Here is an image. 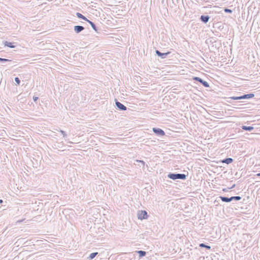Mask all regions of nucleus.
<instances>
[{
	"instance_id": "nucleus-6",
	"label": "nucleus",
	"mask_w": 260,
	"mask_h": 260,
	"mask_svg": "<svg viewBox=\"0 0 260 260\" xmlns=\"http://www.w3.org/2000/svg\"><path fill=\"white\" fill-rule=\"evenodd\" d=\"M152 131L157 136H164L165 135V132L159 128L153 127L152 128Z\"/></svg>"
},
{
	"instance_id": "nucleus-18",
	"label": "nucleus",
	"mask_w": 260,
	"mask_h": 260,
	"mask_svg": "<svg viewBox=\"0 0 260 260\" xmlns=\"http://www.w3.org/2000/svg\"><path fill=\"white\" fill-rule=\"evenodd\" d=\"M199 247H201V248H206L207 249H211V246L208 245H206L204 243H201L199 244Z\"/></svg>"
},
{
	"instance_id": "nucleus-2",
	"label": "nucleus",
	"mask_w": 260,
	"mask_h": 260,
	"mask_svg": "<svg viewBox=\"0 0 260 260\" xmlns=\"http://www.w3.org/2000/svg\"><path fill=\"white\" fill-rule=\"evenodd\" d=\"M254 94L253 93L244 94L240 96H229V103L233 104L232 100H239L249 99L253 98Z\"/></svg>"
},
{
	"instance_id": "nucleus-33",
	"label": "nucleus",
	"mask_w": 260,
	"mask_h": 260,
	"mask_svg": "<svg viewBox=\"0 0 260 260\" xmlns=\"http://www.w3.org/2000/svg\"><path fill=\"white\" fill-rule=\"evenodd\" d=\"M3 203V200L2 199H0V204H2Z\"/></svg>"
},
{
	"instance_id": "nucleus-25",
	"label": "nucleus",
	"mask_w": 260,
	"mask_h": 260,
	"mask_svg": "<svg viewBox=\"0 0 260 260\" xmlns=\"http://www.w3.org/2000/svg\"><path fill=\"white\" fill-rule=\"evenodd\" d=\"M234 194V190L229 189V196H233Z\"/></svg>"
},
{
	"instance_id": "nucleus-11",
	"label": "nucleus",
	"mask_w": 260,
	"mask_h": 260,
	"mask_svg": "<svg viewBox=\"0 0 260 260\" xmlns=\"http://www.w3.org/2000/svg\"><path fill=\"white\" fill-rule=\"evenodd\" d=\"M241 197L240 196H231L229 197V202L233 201H238L241 199Z\"/></svg>"
},
{
	"instance_id": "nucleus-8",
	"label": "nucleus",
	"mask_w": 260,
	"mask_h": 260,
	"mask_svg": "<svg viewBox=\"0 0 260 260\" xmlns=\"http://www.w3.org/2000/svg\"><path fill=\"white\" fill-rule=\"evenodd\" d=\"M155 53L158 56L160 57L161 58L164 59V58H166L167 57V56H168V55H169L170 53V52H167L166 53H161L158 50H156Z\"/></svg>"
},
{
	"instance_id": "nucleus-22",
	"label": "nucleus",
	"mask_w": 260,
	"mask_h": 260,
	"mask_svg": "<svg viewBox=\"0 0 260 260\" xmlns=\"http://www.w3.org/2000/svg\"><path fill=\"white\" fill-rule=\"evenodd\" d=\"M219 198H220L221 200L223 202H226V203L228 202V197H221V196H220Z\"/></svg>"
},
{
	"instance_id": "nucleus-21",
	"label": "nucleus",
	"mask_w": 260,
	"mask_h": 260,
	"mask_svg": "<svg viewBox=\"0 0 260 260\" xmlns=\"http://www.w3.org/2000/svg\"><path fill=\"white\" fill-rule=\"evenodd\" d=\"M9 61H11V60L0 57V62H9Z\"/></svg>"
},
{
	"instance_id": "nucleus-26",
	"label": "nucleus",
	"mask_w": 260,
	"mask_h": 260,
	"mask_svg": "<svg viewBox=\"0 0 260 260\" xmlns=\"http://www.w3.org/2000/svg\"><path fill=\"white\" fill-rule=\"evenodd\" d=\"M59 132L61 133V134L63 135V137H67V135L66 134V132L62 130H60Z\"/></svg>"
},
{
	"instance_id": "nucleus-23",
	"label": "nucleus",
	"mask_w": 260,
	"mask_h": 260,
	"mask_svg": "<svg viewBox=\"0 0 260 260\" xmlns=\"http://www.w3.org/2000/svg\"><path fill=\"white\" fill-rule=\"evenodd\" d=\"M14 80H15V81L16 82L17 85L20 84L21 81L18 77H15Z\"/></svg>"
},
{
	"instance_id": "nucleus-14",
	"label": "nucleus",
	"mask_w": 260,
	"mask_h": 260,
	"mask_svg": "<svg viewBox=\"0 0 260 260\" xmlns=\"http://www.w3.org/2000/svg\"><path fill=\"white\" fill-rule=\"evenodd\" d=\"M242 128L245 131L251 132L254 129V127L252 126H245L243 125L242 127Z\"/></svg>"
},
{
	"instance_id": "nucleus-15",
	"label": "nucleus",
	"mask_w": 260,
	"mask_h": 260,
	"mask_svg": "<svg viewBox=\"0 0 260 260\" xmlns=\"http://www.w3.org/2000/svg\"><path fill=\"white\" fill-rule=\"evenodd\" d=\"M91 25V26L92 27V28L97 32H98V27H96V25L93 22H92L91 21L89 20H88V21H87Z\"/></svg>"
},
{
	"instance_id": "nucleus-9",
	"label": "nucleus",
	"mask_w": 260,
	"mask_h": 260,
	"mask_svg": "<svg viewBox=\"0 0 260 260\" xmlns=\"http://www.w3.org/2000/svg\"><path fill=\"white\" fill-rule=\"evenodd\" d=\"M3 44H4L5 46H7L11 48H14L16 47V46L14 45L16 44V43L14 42H10L7 41H5L3 42Z\"/></svg>"
},
{
	"instance_id": "nucleus-30",
	"label": "nucleus",
	"mask_w": 260,
	"mask_h": 260,
	"mask_svg": "<svg viewBox=\"0 0 260 260\" xmlns=\"http://www.w3.org/2000/svg\"><path fill=\"white\" fill-rule=\"evenodd\" d=\"M139 162L142 164L143 166L145 165V162L143 160H139Z\"/></svg>"
},
{
	"instance_id": "nucleus-28",
	"label": "nucleus",
	"mask_w": 260,
	"mask_h": 260,
	"mask_svg": "<svg viewBox=\"0 0 260 260\" xmlns=\"http://www.w3.org/2000/svg\"><path fill=\"white\" fill-rule=\"evenodd\" d=\"M233 161V159L232 158L229 157V164L232 163Z\"/></svg>"
},
{
	"instance_id": "nucleus-27",
	"label": "nucleus",
	"mask_w": 260,
	"mask_h": 260,
	"mask_svg": "<svg viewBox=\"0 0 260 260\" xmlns=\"http://www.w3.org/2000/svg\"><path fill=\"white\" fill-rule=\"evenodd\" d=\"M222 162L228 164V157H226L224 159H223L222 160Z\"/></svg>"
},
{
	"instance_id": "nucleus-24",
	"label": "nucleus",
	"mask_w": 260,
	"mask_h": 260,
	"mask_svg": "<svg viewBox=\"0 0 260 260\" xmlns=\"http://www.w3.org/2000/svg\"><path fill=\"white\" fill-rule=\"evenodd\" d=\"M232 181H231L229 182V184L230 183V185H231V187L229 186V189H232L233 188H234L235 186V184H232Z\"/></svg>"
},
{
	"instance_id": "nucleus-32",
	"label": "nucleus",
	"mask_w": 260,
	"mask_h": 260,
	"mask_svg": "<svg viewBox=\"0 0 260 260\" xmlns=\"http://www.w3.org/2000/svg\"><path fill=\"white\" fill-rule=\"evenodd\" d=\"M232 12V10L231 9H229V13H231Z\"/></svg>"
},
{
	"instance_id": "nucleus-34",
	"label": "nucleus",
	"mask_w": 260,
	"mask_h": 260,
	"mask_svg": "<svg viewBox=\"0 0 260 260\" xmlns=\"http://www.w3.org/2000/svg\"><path fill=\"white\" fill-rule=\"evenodd\" d=\"M256 176H260V173H257V174L256 175Z\"/></svg>"
},
{
	"instance_id": "nucleus-19",
	"label": "nucleus",
	"mask_w": 260,
	"mask_h": 260,
	"mask_svg": "<svg viewBox=\"0 0 260 260\" xmlns=\"http://www.w3.org/2000/svg\"><path fill=\"white\" fill-rule=\"evenodd\" d=\"M136 252L139 254L140 257H142L145 256L146 254V251L143 250H139Z\"/></svg>"
},
{
	"instance_id": "nucleus-10",
	"label": "nucleus",
	"mask_w": 260,
	"mask_h": 260,
	"mask_svg": "<svg viewBox=\"0 0 260 260\" xmlns=\"http://www.w3.org/2000/svg\"><path fill=\"white\" fill-rule=\"evenodd\" d=\"M74 29L77 34H79L84 29V27L80 25H76L74 27Z\"/></svg>"
},
{
	"instance_id": "nucleus-4",
	"label": "nucleus",
	"mask_w": 260,
	"mask_h": 260,
	"mask_svg": "<svg viewBox=\"0 0 260 260\" xmlns=\"http://www.w3.org/2000/svg\"><path fill=\"white\" fill-rule=\"evenodd\" d=\"M138 218L139 219L143 220L147 219L148 217L147 212L145 210H140L138 212Z\"/></svg>"
},
{
	"instance_id": "nucleus-3",
	"label": "nucleus",
	"mask_w": 260,
	"mask_h": 260,
	"mask_svg": "<svg viewBox=\"0 0 260 260\" xmlns=\"http://www.w3.org/2000/svg\"><path fill=\"white\" fill-rule=\"evenodd\" d=\"M167 176L169 179L175 180L177 179L185 180L186 179L187 176L184 174H175L169 173Z\"/></svg>"
},
{
	"instance_id": "nucleus-1",
	"label": "nucleus",
	"mask_w": 260,
	"mask_h": 260,
	"mask_svg": "<svg viewBox=\"0 0 260 260\" xmlns=\"http://www.w3.org/2000/svg\"><path fill=\"white\" fill-rule=\"evenodd\" d=\"M241 132L242 131L238 123L229 124V137H230V139H236L238 137L237 134Z\"/></svg>"
},
{
	"instance_id": "nucleus-12",
	"label": "nucleus",
	"mask_w": 260,
	"mask_h": 260,
	"mask_svg": "<svg viewBox=\"0 0 260 260\" xmlns=\"http://www.w3.org/2000/svg\"><path fill=\"white\" fill-rule=\"evenodd\" d=\"M210 19V17L208 15H201L200 17V20L202 22L204 23H206L208 22Z\"/></svg>"
},
{
	"instance_id": "nucleus-29",
	"label": "nucleus",
	"mask_w": 260,
	"mask_h": 260,
	"mask_svg": "<svg viewBox=\"0 0 260 260\" xmlns=\"http://www.w3.org/2000/svg\"><path fill=\"white\" fill-rule=\"evenodd\" d=\"M38 99V98L37 96H34L33 97V100L34 102H36Z\"/></svg>"
},
{
	"instance_id": "nucleus-31",
	"label": "nucleus",
	"mask_w": 260,
	"mask_h": 260,
	"mask_svg": "<svg viewBox=\"0 0 260 260\" xmlns=\"http://www.w3.org/2000/svg\"><path fill=\"white\" fill-rule=\"evenodd\" d=\"M224 12H225V13H228V7H226H226H225V8H224Z\"/></svg>"
},
{
	"instance_id": "nucleus-7",
	"label": "nucleus",
	"mask_w": 260,
	"mask_h": 260,
	"mask_svg": "<svg viewBox=\"0 0 260 260\" xmlns=\"http://www.w3.org/2000/svg\"><path fill=\"white\" fill-rule=\"evenodd\" d=\"M115 104L118 110L120 111H125L126 110V107L118 102L116 99H115Z\"/></svg>"
},
{
	"instance_id": "nucleus-17",
	"label": "nucleus",
	"mask_w": 260,
	"mask_h": 260,
	"mask_svg": "<svg viewBox=\"0 0 260 260\" xmlns=\"http://www.w3.org/2000/svg\"><path fill=\"white\" fill-rule=\"evenodd\" d=\"M226 224H222L221 226H220V232H222L223 234H224L225 235V232H226Z\"/></svg>"
},
{
	"instance_id": "nucleus-16",
	"label": "nucleus",
	"mask_w": 260,
	"mask_h": 260,
	"mask_svg": "<svg viewBox=\"0 0 260 260\" xmlns=\"http://www.w3.org/2000/svg\"><path fill=\"white\" fill-rule=\"evenodd\" d=\"M76 16L78 18L81 19L82 20H84L86 21H87L88 20L84 15H83L82 14H81L79 12L76 13Z\"/></svg>"
},
{
	"instance_id": "nucleus-5",
	"label": "nucleus",
	"mask_w": 260,
	"mask_h": 260,
	"mask_svg": "<svg viewBox=\"0 0 260 260\" xmlns=\"http://www.w3.org/2000/svg\"><path fill=\"white\" fill-rule=\"evenodd\" d=\"M193 80L199 82L203 86H204L205 87H209V83L207 81L203 80L202 78H201L200 77H194L193 78Z\"/></svg>"
},
{
	"instance_id": "nucleus-20",
	"label": "nucleus",
	"mask_w": 260,
	"mask_h": 260,
	"mask_svg": "<svg viewBox=\"0 0 260 260\" xmlns=\"http://www.w3.org/2000/svg\"><path fill=\"white\" fill-rule=\"evenodd\" d=\"M98 254V252L91 253L88 257L89 259L92 260Z\"/></svg>"
},
{
	"instance_id": "nucleus-13",
	"label": "nucleus",
	"mask_w": 260,
	"mask_h": 260,
	"mask_svg": "<svg viewBox=\"0 0 260 260\" xmlns=\"http://www.w3.org/2000/svg\"><path fill=\"white\" fill-rule=\"evenodd\" d=\"M236 120H238V118L235 116H229V124L237 123Z\"/></svg>"
}]
</instances>
